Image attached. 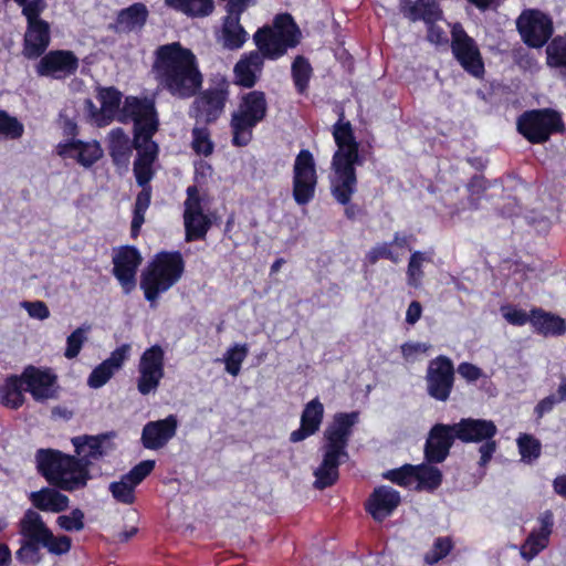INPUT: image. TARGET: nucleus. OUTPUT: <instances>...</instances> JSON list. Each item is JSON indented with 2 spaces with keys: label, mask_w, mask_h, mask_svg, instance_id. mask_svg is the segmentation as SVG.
I'll return each mask as SVG.
<instances>
[{
  "label": "nucleus",
  "mask_w": 566,
  "mask_h": 566,
  "mask_svg": "<svg viewBox=\"0 0 566 566\" xmlns=\"http://www.w3.org/2000/svg\"><path fill=\"white\" fill-rule=\"evenodd\" d=\"M151 72L158 86L179 99L191 98L202 88L203 75L197 56L180 42L156 49Z\"/></svg>",
  "instance_id": "f257e3e1"
},
{
  "label": "nucleus",
  "mask_w": 566,
  "mask_h": 566,
  "mask_svg": "<svg viewBox=\"0 0 566 566\" xmlns=\"http://www.w3.org/2000/svg\"><path fill=\"white\" fill-rule=\"evenodd\" d=\"M332 135L337 149L331 163V195L337 203L348 205L358 188L356 166L361 165L364 160L353 126L349 120H344L343 113L333 125Z\"/></svg>",
  "instance_id": "f03ea898"
},
{
  "label": "nucleus",
  "mask_w": 566,
  "mask_h": 566,
  "mask_svg": "<svg viewBox=\"0 0 566 566\" xmlns=\"http://www.w3.org/2000/svg\"><path fill=\"white\" fill-rule=\"evenodd\" d=\"M359 421V412H336L323 432V460L315 470L314 486H332L339 476V465L349 459L347 447Z\"/></svg>",
  "instance_id": "7ed1b4c3"
},
{
  "label": "nucleus",
  "mask_w": 566,
  "mask_h": 566,
  "mask_svg": "<svg viewBox=\"0 0 566 566\" xmlns=\"http://www.w3.org/2000/svg\"><path fill=\"white\" fill-rule=\"evenodd\" d=\"M38 472L52 489L43 488L29 495H62L60 491L74 492L83 489L90 480V471L82 461L56 449H39L35 452Z\"/></svg>",
  "instance_id": "20e7f679"
},
{
  "label": "nucleus",
  "mask_w": 566,
  "mask_h": 566,
  "mask_svg": "<svg viewBox=\"0 0 566 566\" xmlns=\"http://www.w3.org/2000/svg\"><path fill=\"white\" fill-rule=\"evenodd\" d=\"M185 272V261L180 251H160L142 272L140 289L145 300L156 307L161 293L175 285Z\"/></svg>",
  "instance_id": "39448f33"
},
{
  "label": "nucleus",
  "mask_w": 566,
  "mask_h": 566,
  "mask_svg": "<svg viewBox=\"0 0 566 566\" xmlns=\"http://www.w3.org/2000/svg\"><path fill=\"white\" fill-rule=\"evenodd\" d=\"M268 104L262 91H251L241 96L238 109L231 114V143L235 147L249 145L254 127L266 116Z\"/></svg>",
  "instance_id": "423d86ee"
},
{
  "label": "nucleus",
  "mask_w": 566,
  "mask_h": 566,
  "mask_svg": "<svg viewBox=\"0 0 566 566\" xmlns=\"http://www.w3.org/2000/svg\"><path fill=\"white\" fill-rule=\"evenodd\" d=\"M230 82L223 75H214L210 86L199 91L189 106L188 115L197 125L214 124L223 114L230 95Z\"/></svg>",
  "instance_id": "0eeeda50"
},
{
  "label": "nucleus",
  "mask_w": 566,
  "mask_h": 566,
  "mask_svg": "<svg viewBox=\"0 0 566 566\" xmlns=\"http://www.w3.org/2000/svg\"><path fill=\"white\" fill-rule=\"evenodd\" d=\"M516 128L533 145L544 144L552 135L566 130L563 114L552 107L525 111L518 116Z\"/></svg>",
  "instance_id": "6e6552de"
},
{
  "label": "nucleus",
  "mask_w": 566,
  "mask_h": 566,
  "mask_svg": "<svg viewBox=\"0 0 566 566\" xmlns=\"http://www.w3.org/2000/svg\"><path fill=\"white\" fill-rule=\"evenodd\" d=\"M317 171L313 154L301 149L293 166L292 196L298 206L308 205L315 197Z\"/></svg>",
  "instance_id": "1a4fd4ad"
},
{
  "label": "nucleus",
  "mask_w": 566,
  "mask_h": 566,
  "mask_svg": "<svg viewBox=\"0 0 566 566\" xmlns=\"http://www.w3.org/2000/svg\"><path fill=\"white\" fill-rule=\"evenodd\" d=\"M451 51L467 73L474 77H481L484 74V62L480 49L460 22H455L451 28Z\"/></svg>",
  "instance_id": "9d476101"
},
{
  "label": "nucleus",
  "mask_w": 566,
  "mask_h": 566,
  "mask_svg": "<svg viewBox=\"0 0 566 566\" xmlns=\"http://www.w3.org/2000/svg\"><path fill=\"white\" fill-rule=\"evenodd\" d=\"M22 380L25 385L24 391L36 402L44 403L60 398L59 377L50 367L28 365L22 370Z\"/></svg>",
  "instance_id": "9b49d317"
},
{
  "label": "nucleus",
  "mask_w": 566,
  "mask_h": 566,
  "mask_svg": "<svg viewBox=\"0 0 566 566\" xmlns=\"http://www.w3.org/2000/svg\"><path fill=\"white\" fill-rule=\"evenodd\" d=\"M516 29L523 42L533 49L544 46L554 32L549 15L537 9L524 10L516 20Z\"/></svg>",
  "instance_id": "f8f14e48"
},
{
  "label": "nucleus",
  "mask_w": 566,
  "mask_h": 566,
  "mask_svg": "<svg viewBox=\"0 0 566 566\" xmlns=\"http://www.w3.org/2000/svg\"><path fill=\"white\" fill-rule=\"evenodd\" d=\"M454 366L452 360L440 355L431 359L427 367L426 384L428 395L437 401H447L454 387Z\"/></svg>",
  "instance_id": "ddd939ff"
},
{
  "label": "nucleus",
  "mask_w": 566,
  "mask_h": 566,
  "mask_svg": "<svg viewBox=\"0 0 566 566\" xmlns=\"http://www.w3.org/2000/svg\"><path fill=\"white\" fill-rule=\"evenodd\" d=\"M153 165L154 164L150 163L134 161V176L136 184L142 188V190L136 196L133 209L130 223V237L133 239L139 235L140 228L145 222V213L150 206L153 193L150 181L155 176Z\"/></svg>",
  "instance_id": "4468645a"
},
{
  "label": "nucleus",
  "mask_w": 566,
  "mask_h": 566,
  "mask_svg": "<svg viewBox=\"0 0 566 566\" xmlns=\"http://www.w3.org/2000/svg\"><path fill=\"white\" fill-rule=\"evenodd\" d=\"M80 60L71 50H51L35 65L39 76L64 81L76 74Z\"/></svg>",
  "instance_id": "2eb2a0df"
},
{
  "label": "nucleus",
  "mask_w": 566,
  "mask_h": 566,
  "mask_svg": "<svg viewBox=\"0 0 566 566\" xmlns=\"http://www.w3.org/2000/svg\"><path fill=\"white\" fill-rule=\"evenodd\" d=\"M134 122V132L146 129L151 125L159 127V117L154 97L126 96L120 108L118 120L126 123Z\"/></svg>",
  "instance_id": "dca6fc26"
},
{
  "label": "nucleus",
  "mask_w": 566,
  "mask_h": 566,
  "mask_svg": "<svg viewBox=\"0 0 566 566\" xmlns=\"http://www.w3.org/2000/svg\"><path fill=\"white\" fill-rule=\"evenodd\" d=\"M112 273L119 282L125 294L136 287V273L143 258L134 245H123L113 255Z\"/></svg>",
  "instance_id": "f3484780"
},
{
  "label": "nucleus",
  "mask_w": 566,
  "mask_h": 566,
  "mask_svg": "<svg viewBox=\"0 0 566 566\" xmlns=\"http://www.w3.org/2000/svg\"><path fill=\"white\" fill-rule=\"evenodd\" d=\"M454 426L446 423L433 424L423 446V459L429 462H444L458 439Z\"/></svg>",
  "instance_id": "a211bd4d"
},
{
  "label": "nucleus",
  "mask_w": 566,
  "mask_h": 566,
  "mask_svg": "<svg viewBox=\"0 0 566 566\" xmlns=\"http://www.w3.org/2000/svg\"><path fill=\"white\" fill-rule=\"evenodd\" d=\"M538 527L533 528L520 546V555L531 562L545 551L551 543L555 518L551 510L542 512L537 516Z\"/></svg>",
  "instance_id": "6ab92c4d"
},
{
  "label": "nucleus",
  "mask_w": 566,
  "mask_h": 566,
  "mask_svg": "<svg viewBox=\"0 0 566 566\" xmlns=\"http://www.w3.org/2000/svg\"><path fill=\"white\" fill-rule=\"evenodd\" d=\"M253 42L262 59L277 60L283 55V12L275 14L273 28L263 25L253 34Z\"/></svg>",
  "instance_id": "aec40b11"
},
{
  "label": "nucleus",
  "mask_w": 566,
  "mask_h": 566,
  "mask_svg": "<svg viewBox=\"0 0 566 566\" xmlns=\"http://www.w3.org/2000/svg\"><path fill=\"white\" fill-rule=\"evenodd\" d=\"M178 418L169 415L165 419L148 421L142 430L140 443L147 450H159L176 436Z\"/></svg>",
  "instance_id": "412c9836"
},
{
  "label": "nucleus",
  "mask_w": 566,
  "mask_h": 566,
  "mask_svg": "<svg viewBox=\"0 0 566 566\" xmlns=\"http://www.w3.org/2000/svg\"><path fill=\"white\" fill-rule=\"evenodd\" d=\"M55 150L60 157L73 158L84 168H91L103 157V149L97 140L69 139L59 143Z\"/></svg>",
  "instance_id": "4be33fe9"
},
{
  "label": "nucleus",
  "mask_w": 566,
  "mask_h": 566,
  "mask_svg": "<svg viewBox=\"0 0 566 566\" xmlns=\"http://www.w3.org/2000/svg\"><path fill=\"white\" fill-rule=\"evenodd\" d=\"M455 436L463 443H480L489 438H494L497 433V427L492 420L462 418L453 423Z\"/></svg>",
  "instance_id": "5701e85b"
},
{
  "label": "nucleus",
  "mask_w": 566,
  "mask_h": 566,
  "mask_svg": "<svg viewBox=\"0 0 566 566\" xmlns=\"http://www.w3.org/2000/svg\"><path fill=\"white\" fill-rule=\"evenodd\" d=\"M51 34L48 22L27 24L23 36L22 55L28 60H36L44 55L50 45Z\"/></svg>",
  "instance_id": "b1692460"
},
{
  "label": "nucleus",
  "mask_w": 566,
  "mask_h": 566,
  "mask_svg": "<svg viewBox=\"0 0 566 566\" xmlns=\"http://www.w3.org/2000/svg\"><path fill=\"white\" fill-rule=\"evenodd\" d=\"M264 60L258 51H251L241 55L233 67L234 84L252 88L261 77Z\"/></svg>",
  "instance_id": "393cba45"
},
{
  "label": "nucleus",
  "mask_w": 566,
  "mask_h": 566,
  "mask_svg": "<svg viewBox=\"0 0 566 566\" xmlns=\"http://www.w3.org/2000/svg\"><path fill=\"white\" fill-rule=\"evenodd\" d=\"M399 12L410 22L443 20V10L438 0H399Z\"/></svg>",
  "instance_id": "a878e982"
},
{
  "label": "nucleus",
  "mask_w": 566,
  "mask_h": 566,
  "mask_svg": "<svg viewBox=\"0 0 566 566\" xmlns=\"http://www.w3.org/2000/svg\"><path fill=\"white\" fill-rule=\"evenodd\" d=\"M113 437H115L114 431L97 436L84 434L72 438V444L74 446L77 458L82 461L83 465L88 468L93 460H98L106 454L103 444L107 439Z\"/></svg>",
  "instance_id": "bb28decb"
},
{
  "label": "nucleus",
  "mask_w": 566,
  "mask_h": 566,
  "mask_svg": "<svg viewBox=\"0 0 566 566\" xmlns=\"http://www.w3.org/2000/svg\"><path fill=\"white\" fill-rule=\"evenodd\" d=\"M531 326L534 333L544 337L562 336L566 333V321L542 307L531 310Z\"/></svg>",
  "instance_id": "cd10ccee"
},
{
  "label": "nucleus",
  "mask_w": 566,
  "mask_h": 566,
  "mask_svg": "<svg viewBox=\"0 0 566 566\" xmlns=\"http://www.w3.org/2000/svg\"><path fill=\"white\" fill-rule=\"evenodd\" d=\"M155 464V460H144L129 472L122 475L119 481L109 483L108 490L112 492V495H130L136 485L151 473Z\"/></svg>",
  "instance_id": "c85d7f7f"
},
{
  "label": "nucleus",
  "mask_w": 566,
  "mask_h": 566,
  "mask_svg": "<svg viewBox=\"0 0 566 566\" xmlns=\"http://www.w3.org/2000/svg\"><path fill=\"white\" fill-rule=\"evenodd\" d=\"M134 146V139L130 140L122 127H116L108 133V154L115 166L128 167Z\"/></svg>",
  "instance_id": "c756f323"
},
{
  "label": "nucleus",
  "mask_w": 566,
  "mask_h": 566,
  "mask_svg": "<svg viewBox=\"0 0 566 566\" xmlns=\"http://www.w3.org/2000/svg\"><path fill=\"white\" fill-rule=\"evenodd\" d=\"M214 217L216 211L205 213L203 210H195L184 213L186 242L205 240Z\"/></svg>",
  "instance_id": "7c9ffc66"
},
{
  "label": "nucleus",
  "mask_w": 566,
  "mask_h": 566,
  "mask_svg": "<svg viewBox=\"0 0 566 566\" xmlns=\"http://www.w3.org/2000/svg\"><path fill=\"white\" fill-rule=\"evenodd\" d=\"M439 462L426 461L416 464L415 468V490L416 492L433 493L442 484L443 473L436 467Z\"/></svg>",
  "instance_id": "2f4dec72"
},
{
  "label": "nucleus",
  "mask_w": 566,
  "mask_h": 566,
  "mask_svg": "<svg viewBox=\"0 0 566 566\" xmlns=\"http://www.w3.org/2000/svg\"><path fill=\"white\" fill-rule=\"evenodd\" d=\"M147 18V7L142 2H136L117 13L114 27L117 32L128 33L136 29H142Z\"/></svg>",
  "instance_id": "473e14b6"
},
{
  "label": "nucleus",
  "mask_w": 566,
  "mask_h": 566,
  "mask_svg": "<svg viewBox=\"0 0 566 566\" xmlns=\"http://www.w3.org/2000/svg\"><path fill=\"white\" fill-rule=\"evenodd\" d=\"M159 127L150 126L139 132H134V149L137 150L135 161L154 164L158 159L159 146L153 140Z\"/></svg>",
  "instance_id": "72a5a7b5"
},
{
  "label": "nucleus",
  "mask_w": 566,
  "mask_h": 566,
  "mask_svg": "<svg viewBox=\"0 0 566 566\" xmlns=\"http://www.w3.org/2000/svg\"><path fill=\"white\" fill-rule=\"evenodd\" d=\"M24 387L22 373L20 375H9L3 385L0 386L1 403L14 410L19 409L25 401Z\"/></svg>",
  "instance_id": "f704fd0d"
},
{
  "label": "nucleus",
  "mask_w": 566,
  "mask_h": 566,
  "mask_svg": "<svg viewBox=\"0 0 566 566\" xmlns=\"http://www.w3.org/2000/svg\"><path fill=\"white\" fill-rule=\"evenodd\" d=\"M165 3L190 18H205L214 10L213 0H165Z\"/></svg>",
  "instance_id": "c9c22d12"
},
{
  "label": "nucleus",
  "mask_w": 566,
  "mask_h": 566,
  "mask_svg": "<svg viewBox=\"0 0 566 566\" xmlns=\"http://www.w3.org/2000/svg\"><path fill=\"white\" fill-rule=\"evenodd\" d=\"M312 75L313 67L308 59L304 55H297L291 65V76L294 87L300 95L307 94Z\"/></svg>",
  "instance_id": "e433bc0d"
},
{
  "label": "nucleus",
  "mask_w": 566,
  "mask_h": 566,
  "mask_svg": "<svg viewBox=\"0 0 566 566\" xmlns=\"http://www.w3.org/2000/svg\"><path fill=\"white\" fill-rule=\"evenodd\" d=\"M222 40L223 46L229 50H238L242 48L248 40V33L240 22H238L237 18H223Z\"/></svg>",
  "instance_id": "4c0bfd02"
},
{
  "label": "nucleus",
  "mask_w": 566,
  "mask_h": 566,
  "mask_svg": "<svg viewBox=\"0 0 566 566\" xmlns=\"http://www.w3.org/2000/svg\"><path fill=\"white\" fill-rule=\"evenodd\" d=\"M49 531L40 514L33 510H28L20 521V533L24 538L40 543Z\"/></svg>",
  "instance_id": "58836bf2"
},
{
  "label": "nucleus",
  "mask_w": 566,
  "mask_h": 566,
  "mask_svg": "<svg viewBox=\"0 0 566 566\" xmlns=\"http://www.w3.org/2000/svg\"><path fill=\"white\" fill-rule=\"evenodd\" d=\"M400 500L401 497H368L364 507L375 521L382 522L394 513Z\"/></svg>",
  "instance_id": "ea45409f"
},
{
  "label": "nucleus",
  "mask_w": 566,
  "mask_h": 566,
  "mask_svg": "<svg viewBox=\"0 0 566 566\" xmlns=\"http://www.w3.org/2000/svg\"><path fill=\"white\" fill-rule=\"evenodd\" d=\"M432 252L415 251L411 253L407 266V283L411 287L421 285L424 272L422 265L424 262H432Z\"/></svg>",
  "instance_id": "a19ab883"
},
{
  "label": "nucleus",
  "mask_w": 566,
  "mask_h": 566,
  "mask_svg": "<svg viewBox=\"0 0 566 566\" xmlns=\"http://www.w3.org/2000/svg\"><path fill=\"white\" fill-rule=\"evenodd\" d=\"M96 97L101 103V111L109 119L120 112L123 94L115 86L98 87Z\"/></svg>",
  "instance_id": "79ce46f5"
},
{
  "label": "nucleus",
  "mask_w": 566,
  "mask_h": 566,
  "mask_svg": "<svg viewBox=\"0 0 566 566\" xmlns=\"http://www.w3.org/2000/svg\"><path fill=\"white\" fill-rule=\"evenodd\" d=\"M137 368L153 370L165 375V352L163 347L155 344L147 348L139 358Z\"/></svg>",
  "instance_id": "37998d69"
},
{
  "label": "nucleus",
  "mask_w": 566,
  "mask_h": 566,
  "mask_svg": "<svg viewBox=\"0 0 566 566\" xmlns=\"http://www.w3.org/2000/svg\"><path fill=\"white\" fill-rule=\"evenodd\" d=\"M415 465L416 464L406 463L399 468L388 470L382 473V478L398 486L413 491L416 470Z\"/></svg>",
  "instance_id": "c03bdc74"
},
{
  "label": "nucleus",
  "mask_w": 566,
  "mask_h": 566,
  "mask_svg": "<svg viewBox=\"0 0 566 566\" xmlns=\"http://www.w3.org/2000/svg\"><path fill=\"white\" fill-rule=\"evenodd\" d=\"M249 348L247 344H234L229 347L223 355L224 369L231 376H238L241 370V365L248 357Z\"/></svg>",
  "instance_id": "a18cd8bd"
},
{
  "label": "nucleus",
  "mask_w": 566,
  "mask_h": 566,
  "mask_svg": "<svg viewBox=\"0 0 566 566\" xmlns=\"http://www.w3.org/2000/svg\"><path fill=\"white\" fill-rule=\"evenodd\" d=\"M324 417V406L318 398L312 399L304 407L301 416V423L305 424L311 431H317Z\"/></svg>",
  "instance_id": "49530a36"
},
{
  "label": "nucleus",
  "mask_w": 566,
  "mask_h": 566,
  "mask_svg": "<svg viewBox=\"0 0 566 566\" xmlns=\"http://www.w3.org/2000/svg\"><path fill=\"white\" fill-rule=\"evenodd\" d=\"M192 135V149L198 155L206 157L213 153V142L210 139V132L208 126L197 125L191 130Z\"/></svg>",
  "instance_id": "de8ad7c7"
},
{
  "label": "nucleus",
  "mask_w": 566,
  "mask_h": 566,
  "mask_svg": "<svg viewBox=\"0 0 566 566\" xmlns=\"http://www.w3.org/2000/svg\"><path fill=\"white\" fill-rule=\"evenodd\" d=\"M20 8L21 13L27 20V24L46 22L41 19V14L46 10V0H13Z\"/></svg>",
  "instance_id": "09e8293b"
},
{
  "label": "nucleus",
  "mask_w": 566,
  "mask_h": 566,
  "mask_svg": "<svg viewBox=\"0 0 566 566\" xmlns=\"http://www.w3.org/2000/svg\"><path fill=\"white\" fill-rule=\"evenodd\" d=\"M24 133L23 124L7 111L0 109V138L19 139Z\"/></svg>",
  "instance_id": "8fccbe9b"
},
{
  "label": "nucleus",
  "mask_w": 566,
  "mask_h": 566,
  "mask_svg": "<svg viewBox=\"0 0 566 566\" xmlns=\"http://www.w3.org/2000/svg\"><path fill=\"white\" fill-rule=\"evenodd\" d=\"M516 442L523 461L532 462L541 457L542 444L532 434L521 433Z\"/></svg>",
  "instance_id": "3c124183"
},
{
  "label": "nucleus",
  "mask_w": 566,
  "mask_h": 566,
  "mask_svg": "<svg viewBox=\"0 0 566 566\" xmlns=\"http://www.w3.org/2000/svg\"><path fill=\"white\" fill-rule=\"evenodd\" d=\"M90 331H91V325L83 324L67 336L66 347L64 350V356L67 359H73L78 356L84 343L87 339L86 334Z\"/></svg>",
  "instance_id": "603ef678"
},
{
  "label": "nucleus",
  "mask_w": 566,
  "mask_h": 566,
  "mask_svg": "<svg viewBox=\"0 0 566 566\" xmlns=\"http://www.w3.org/2000/svg\"><path fill=\"white\" fill-rule=\"evenodd\" d=\"M453 546L454 544L450 536L437 537L431 549L424 554V562L428 565L438 564L451 553Z\"/></svg>",
  "instance_id": "864d4df0"
},
{
  "label": "nucleus",
  "mask_w": 566,
  "mask_h": 566,
  "mask_svg": "<svg viewBox=\"0 0 566 566\" xmlns=\"http://www.w3.org/2000/svg\"><path fill=\"white\" fill-rule=\"evenodd\" d=\"M547 64L566 69V38L556 36L546 48Z\"/></svg>",
  "instance_id": "5fc2aeb1"
},
{
  "label": "nucleus",
  "mask_w": 566,
  "mask_h": 566,
  "mask_svg": "<svg viewBox=\"0 0 566 566\" xmlns=\"http://www.w3.org/2000/svg\"><path fill=\"white\" fill-rule=\"evenodd\" d=\"M137 370L139 374L136 380L138 392L143 396L156 392L165 375L142 368H137Z\"/></svg>",
  "instance_id": "6e6d98bb"
},
{
  "label": "nucleus",
  "mask_w": 566,
  "mask_h": 566,
  "mask_svg": "<svg viewBox=\"0 0 566 566\" xmlns=\"http://www.w3.org/2000/svg\"><path fill=\"white\" fill-rule=\"evenodd\" d=\"M380 259L389 260L397 264L400 262V255L392 250V243L384 242L371 248L365 256L368 264L374 265Z\"/></svg>",
  "instance_id": "4d7b16f0"
},
{
  "label": "nucleus",
  "mask_w": 566,
  "mask_h": 566,
  "mask_svg": "<svg viewBox=\"0 0 566 566\" xmlns=\"http://www.w3.org/2000/svg\"><path fill=\"white\" fill-rule=\"evenodd\" d=\"M41 546L54 555L66 554L71 549L72 539L66 535L54 536L51 530L41 538Z\"/></svg>",
  "instance_id": "13d9d810"
},
{
  "label": "nucleus",
  "mask_w": 566,
  "mask_h": 566,
  "mask_svg": "<svg viewBox=\"0 0 566 566\" xmlns=\"http://www.w3.org/2000/svg\"><path fill=\"white\" fill-rule=\"evenodd\" d=\"M38 543L33 539L25 538L21 547L15 553V558L22 564H38L41 562V554Z\"/></svg>",
  "instance_id": "bf43d9fd"
},
{
  "label": "nucleus",
  "mask_w": 566,
  "mask_h": 566,
  "mask_svg": "<svg viewBox=\"0 0 566 566\" xmlns=\"http://www.w3.org/2000/svg\"><path fill=\"white\" fill-rule=\"evenodd\" d=\"M33 505L43 512L60 513L69 507V497H31Z\"/></svg>",
  "instance_id": "052dcab7"
},
{
  "label": "nucleus",
  "mask_w": 566,
  "mask_h": 566,
  "mask_svg": "<svg viewBox=\"0 0 566 566\" xmlns=\"http://www.w3.org/2000/svg\"><path fill=\"white\" fill-rule=\"evenodd\" d=\"M56 523L67 532L82 531L84 528V513L80 509H74L69 515H60Z\"/></svg>",
  "instance_id": "680f3d73"
},
{
  "label": "nucleus",
  "mask_w": 566,
  "mask_h": 566,
  "mask_svg": "<svg viewBox=\"0 0 566 566\" xmlns=\"http://www.w3.org/2000/svg\"><path fill=\"white\" fill-rule=\"evenodd\" d=\"M501 312L505 321L513 326H524L526 323L531 324V312L526 313L515 305H504L501 307Z\"/></svg>",
  "instance_id": "e2e57ef3"
},
{
  "label": "nucleus",
  "mask_w": 566,
  "mask_h": 566,
  "mask_svg": "<svg viewBox=\"0 0 566 566\" xmlns=\"http://www.w3.org/2000/svg\"><path fill=\"white\" fill-rule=\"evenodd\" d=\"M114 373L105 361H102L90 374L87 385L94 389L101 388L112 378Z\"/></svg>",
  "instance_id": "0e129e2a"
},
{
  "label": "nucleus",
  "mask_w": 566,
  "mask_h": 566,
  "mask_svg": "<svg viewBox=\"0 0 566 566\" xmlns=\"http://www.w3.org/2000/svg\"><path fill=\"white\" fill-rule=\"evenodd\" d=\"M301 39L302 32L294 18L289 12H285V50L298 45Z\"/></svg>",
  "instance_id": "69168bd1"
},
{
  "label": "nucleus",
  "mask_w": 566,
  "mask_h": 566,
  "mask_svg": "<svg viewBox=\"0 0 566 566\" xmlns=\"http://www.w3.org/2000/svg\"><path fill=\"white\" fill-rule=\"evenodd\" d=\"M439 20H432L431 22H427V40L434 45H444L448 44L449 39L444 30L438 25Z\"/></svg>",
  "instance_id": "338daca9"
},
{
  "label": "nucleus",
  "mask_w": 566,
  "mask_h": 566,
  "mask_svg": "<svg viewBox=\"0 0 566 566\" xmlns=\"http://www.w3.org/2000/svg\"><path fill=\"white\" fill-rule=\"evenodd\" d=\"M130 352V345L129 344H123L119 347H117L115 350H113L108 358H106L104 361L114 370H118L125 360L128 358Z\"/></svg>",
  "instance_id": "774afa93"
}]
</instances>
